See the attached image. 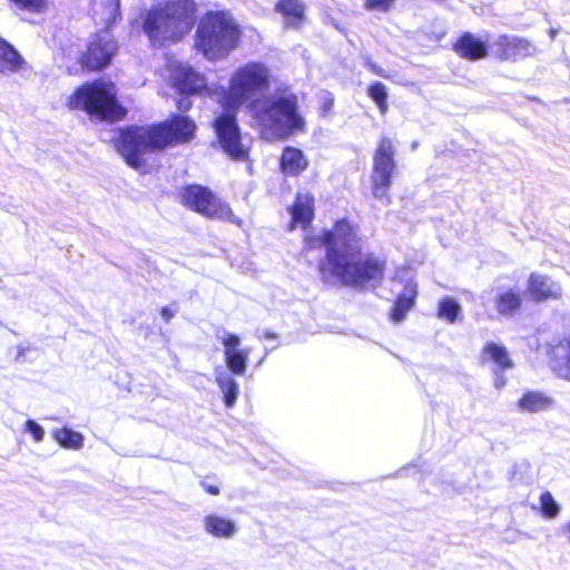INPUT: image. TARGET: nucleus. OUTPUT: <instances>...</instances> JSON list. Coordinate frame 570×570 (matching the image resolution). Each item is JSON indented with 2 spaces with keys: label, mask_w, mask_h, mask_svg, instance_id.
Listing matches in <instances>:
<instances>
[{
  "label": "nucleus",
  "mask_w": 570,
  "mask_h": 570,
  "mask_svg": "<svg viewBox=\"0 0 570 570\" xmlns=\"http://www.w3.org/2000/svg\"><path fill=\"white\" fill-rule=\"evenodd\" d=\"M321 239L326 247V257L320 267L325 282L362 288H376L381 284L384 262L362 252L356 229L347 220H340L333 229L323 232Z\"/></svg>",
  "instance_id": "f257e3e1"
},
{
  "label": "nucleus",
  "mask_w": 570,
  "mask_h": 570,
  "mask_svg": "<svg viewBox=\"0 0 570 570\" xmlns=\"http://www.w3.org/2000/svg\"><path fill=\"white\" fill-rule=\"evenodd\" d=\"M269 70L262 62H248L232 75L229 87L220 97L224 111L215 119L214 128L220 148L232 159L244 161L248 148L243 144L236 121L238 108L269 87Z\"/></svg>",
  "instance_id": "f03ea898"
},
{
  "label": "nucleus",
  "mask_w": 570,
  "mask_h": 570,
  "mask_svg": "<svg viewBox=\"0 0 570 570\" xmlns=\"http://www.w3.org/2000/svg\"><path fill=\"white\" fill-rule=\"evenodd\" d=\"M195 130L194 122L185 116H177L169 122L150 127H129L121 130L116 148L126 164L134 169L145 166L144 155L167 145L187 141Z\"/></svg>",
  "instance_id": "7ed1b4c3"
},
{
  "label": "nucleus",
  "mask_w": 570,
  "mask_h": 570,
  "mask_svg": "<svg viewBox=\"0 0 570 570\" xmlns=\"http://www.w3.org/2000/svg\"><path fill=\"white\" fill-rule=\"evenodd\" d=\"M196 11L195 0H155L142 14L144 32L154 46L177 42L190 32Z\"/></svg>",
  "instance_id": "20e7f679"
},
{
  "label": "nucleus",
  "mask_w": 570,
  "mask_h": 570,
  "mask_svg": "<svg viewBox=\"0 0 570 570\" xmlns=\"http://www.w3.org/2000/svg\"><path fill=\"white\" fill-rule=\"evenodd\" d=\"M248 109L267 140L285 138L305 126L304 119L297 114V98L291 92H276L255 99Z\"/></svg>",
  "instance_id": "39448f33"
},
{
  "label": "nucleus",
  "mask_w": 570,
  "mask_h": 570,
  "mask_svg": "<svg viewBox=\"0 0 570 570\" xmlns=\"http://www.w3.org/2000/svg\"><path fill=\"white\" fill-rule=\"evenodd\" d=\"M240 29L233 16L224 11L207 12L196 31V48L209 60L226 58L240 39Z\"/></svg>",
  "instance_id": "423d86ee"
},
{
  "label": "nucleus",
  "mask_w": 570,
  "mask_h": 570,
  "mask_svg": "<svg viewBox=\"0 0 570 570\" xmlns=\"http://www.w3.org/2000/svg\"><path fill=\"white\" fill-rule=\"evenodd\" d=\"M69 107L83 110L97 120H119L126 115V109L117 100L115 85L105 80L82 85L70 97Z\"/></svg>",
  "instance_id": "0eeeda50"
},
{
  "label": "nucleus",
  "mask_w": 570,
  "mask_h": 570,
  "mask_svg": "<svg viewBox=\"0 0 570 570\" xmlns=\"http://www.w3.org/2000/svg\"><path fill=\"white\" fill-rule=\"evenodd\" d=\"M181 203L205 217L228 222L238 227L243 225L242 218L233 213L230 206L215 197L206 187L187 186L181 193Z\"/></svg>",
  "instance_id": "6e6552de"
},
{
  "label": "nucleus",
  "mask_w": 570,
  "mask_h": 570,
  "mask_svg": "<svg viewBox=\"0 0 570 570\" xmlns=\"http://www.w3.org/2000/svg\"><path fill=\"white\" fill-rule=\"evenodd\" d=\"M394 149L390 139L383 138L374 155L373 171L371 175L372 194L384 205L390 204L389 189L392 175L395 170Z\"/></svg>",
  "instance_id": "1a4fd4ad"
},
{
  "label": "nucleus",
  "mask_w": 570,
  "mask_h": 570,
  "mask_svg": "<svg viewBox=\"0 0 570 570\" xmlns=\"http://www.w3.org/2000/svg\"><path fill=\"white\" fill-rule=\"evenodd\" d=\"M249 354V350H244V353L225 358L227 370L222 366H217L214 370L215 381L224 395V403L227 407L235 405L239 394V387L233 374H245Z\"/></svg>",
  "instance_id": "9d476101"
},
{
  "label": "nucleus",
  "mask_w": 570,
  "mask_h": 570,
  "mask_svg": "<svg viewBox=\"0 0 570 570\" xmlns=\"http://www.w3.org/2000/svg\"><path fill=\"white\" fill-rule=\"evenodd\" d=\"M117 51V43L108 31L96 35L89 42L83 65L98 70L108 66Z\"/></svg>",
  "instance_id": "9b49d317"
},
{
  "label": "nucleus",
  "mask_w": 570,
  "mask_h": 570,
  "mask_svg": "<svg viewBox=\"0 0 570 570\" xmlns=\"http://www.w3.org/2000/svg\"><path fill=\"white\" fill-rule=\"evenodd\" d=\"M492 53L501 60H517L533 56L535 46L525 38L501 35L490 46Z\"/></svg>",
  "instance_id": "f8f14e48"
},
{
  "label": "nucleus",
  "mask_w": 570,
  "mask_h": 570,
  "mask_svg": "<svg viewBox=\"0 0 570 570\" xmlns=\"http://www.w3.org/2000/svg\"><path fill=\"white\" fill-rule=\"evenodd\" d=\"M171 79L177 90L186 96L198 94L205 89L206 86L202 75L195 72L189 66L181 62L171 65Z\"/></svg>",
  "instance_id": "ddd939ff"
},
{
  "label": "nucleus",
  "mask_w": 570,
  "mask_h": 570,
  "mask_svg": "<svg viewBox=\"0 0 570 570\" xmlns=\"http://www.w3.org/2000/svg\"><path fill=\"white\" fill-rule=\"evenodd\" d=\"M482 304L487 306L491 301L494 302L499 314L511 316L521 306V296L511 288H492L481 295Z\"/></svg>",
  "instance_id": "4468645a"
},
{
  "label": "nucleus",
  "mask_w": 570,
  "mask_h": 570,
  "mask_svg": "<svg viewBox=\"0 0 570 570\" xmlns=\"http://www.w3.org/2000/svg\"><path fill=\"white\" fill-rule=\"evenodd\" d=\"M479 361L490 366L492 372L507 371L513 367V362L507 347L495 342H487L481 348Z\"/></svg>",
  "instance_id": "2eb2a0df"
},
{
  "label": "nucleus",
  "mask_w": 570,
  "mask_h": 570,
  "mask_svg": "<svg viewBox=\"0 0 570 570\" xmlns=\"http://www.w3.org/2000/svg\"><path fill=\"white\" fill-rule=\"evenodd\" d=\"M528 292L532 299L541 302L558 299L562 295V288L558 282L541 274H531L528 281Z\"/></svg>",
  "instance_id": "dca6fc26"
},
{
  "label": "nucleus",
  "mask_w": 570,
  "mask_h": 570,
  "mask_svg": "<svg viewBox=\"0 0 570 570\" xmlns=\"http://www.w3.org/2000/svg\"><path fill=\"white\" fill-rule=\"evenodd\" d=\"M28 63L6 40L0 38V73H26Z\"/></svg>",
  "instance_id": "f3484780"
},
{
  "label": "nucleus",
  "mask_w": 570,
  "mask_h": 570,
  "mask_svg": "<svg viewBox=\"0 0 570 570\" xmlns=\"http://www.w3.org/2000/svg\"><path fill=\"white\" fill-rule=\"evenodd\" d=\"M275 11L282 14L286 28L297 29L304 22L306 6L302 0H278Z\"/></svg>",
  "instance_id": "a211bd4d"
},
{
  "label": "nucleus",
  "mask_w": 570,
  "mask_h": 570,
  "mask_svg": "<svg viewBox=\"0 0 570 570\" xmlns=\"http://www.w3.org/2000/svg\"><path fill=\"white\" fill-rule=\"evenodd\" d=\"M455 51L463 58L478 60L488 55V43L485 40L466 32L455 43Z\"/></svg>",
  "instance_id": "6ab92c4d"
},
{
  "label": "nucleus",
  "mask_w": 570,
  "mask_h": 570,
  "mask_svg": "<svg viewBox=\"0 0 570 570\" xmlns=\"http://www.w3.org/2000/svg\"><path fill=\"white\" fill-rule=\"evenodd\" d=\"M203 525L206 533L218 539H230L237 532V525L233 520L215 513L206 515Z\"/></svg>",
  "instance_id": "aec40b11"
},
{
  "label": "nucleus",
  "mask_w": 570,
  "mask_h": 570,
  "mask_svg": "<svg viewBox=\"0 0 570 570\" xmlns=\"http://www.w3.org/2000/svg\"><path fill=\"white\" fill-rule=\"evenodd\" d=\"M291 213L292 224H301L303 227H305L313 219L314 197L309 193H298Z\"/></svg>",
  "instance_id": "412c9836"
},
{
  "label": "nucleus",
  "mask_w": 570,
  "mask_h": 570,
  "mask_svg": "<svg viewBox=\"0 0 570 570\" xmlns=\"http://www.w3.org/2000/svg\"><path fill=\"white\" fill-rule=\"evenodd\" d=\"M416 297V284L409 282L403 292L397 296L391 311L390 318L394 323L402 322L407 312L413 307Z\"/></svg>",
  "instance_id": "4be33fe9"
},
{
  "label": "nucleus",
  "mask_w": 570,
  "mask_h": 570,
  "mask_svg": "<svg viewBox=\"0 0 570 570\" xmlns=\"http://www.w3.org/2000/svg\"><path fill=\"white\" fill-rule=\"evenodd\" d=\"M553 403V399L543 392L528 391L519 400L518 407L522 412L537 413L549 410Z\"/></svg>",
  "instance_id": "5701e85b"
},
{
  "label": "nucleus",
  "mask_w": 570,
  "mask_h": 570,
  "mask_svg": "<svg viewBox=\"0 0 570 570\" xmlns=\"http://www.w3.org/2000/svg\"><path fill=\"white\" fill-rule=\"evenodd\" d=\"M308 166V160L304 156L303 151L294 148L286 147L283 150L281 158L282 170L289 176H297L304 171Z\"/></svg>",
  "instance_id": "b1692460"
},
{
  "label": "nucleus",
  "mask_w": 570,
  "mask_h": 570,
  "mask_svg": "<svg viewBox=\"0 0 570 570\" xmlns=\"http://www.w3.org/2000/svg\"><path fill=\"white\" fill-rule=\"evenodd\" d=\"M53 438L66 449L79 450L83 445V435L68 428L56 430L53 432Z\"/></svg>",
  "instance_id": "393cba45"
},
{
  "label": "nucleus",
  "mask_w": 570,
  "mask_h": 570,
  "mask_svg": "<svg viewBox=\"0 0 570 570\" xmlns=\"http://www.w3.org/2000/svg\"><path fill=\"white\" fill-rule=\"evenodd\" d=\"M438 315L440 318L453 324L462 315L461 305L452 297H444L439 302Z\"/></svg>",
  "instance_id": "a878e982"
},
{
  "label": "nucleus",
  "mask_w": 570,
  "mask_h": 570,
  "mask_svg": "<svg viewBox=\"0 0 570 570\" xmlns=\"http://www.w3.org/2000/svg\"><path fill=\"white\" fill-rule=\"evenodd\" d=\"M217 338L224 347L225 358L244 353L245 348L240 347L242 341L238 335L224 331Z\"/></svg>",
  "instance_id": "bb28decb"
},
{
  "label": "nucleus",
  "mask_w": 570,
  "mask_h": 570,
  "mask_svg": "<svg viewBox=\"0 0 570 570\" xmlns=\"http://www.w3.org/2000/svg\"><path fill=\"white\" fill-rule=\"evenodd\" d=\"M540 509L546 519H556L559 517L561 508L549 491H544L540 495Z\"/></svg>",
  "instance_id": "cd10ccee"
},
{
  "label": "nucleus",
  "mask_w": 570,
  "mask_h": 570,
  "mask_svg": "<svg viewBox=\"0 0 570 570\" xmlns=\"http://www.w3.org/2000/svg\"><path fill=\"white\" fill-rule=\"evenodd\" d=\"M368 96L375 101L382 115L387 111V91L386 86L382 82H374L370 86Z\"/></svg>",
  "instance_id": "c85d7f7f"
},
{
  "label": "nucleus",
  "mask_w": 570,
  "mask_h": 570,
  "mask_svg": "<svg viewBox=\"0 0 570 570\" xmlns=\"http://www.w3.org/2000/svg\"><path fill=\"white\" fill-rule=\"evenodd\" d=\"M18 9L29 11L31 13H39L43 11L47 6L46 0H10Z\"/></svg>",
  "instance_id": "c756f323"
},
{
  "label": "nucleus",
  "mask_w": 570,
  "mask_h": 570,
  "mask_svg": "<svg viewBox=\"0 0 570 570\" xmlns=\"http://www.w3.org/2000/svg\"><path fill=\"white\" fill-rule=\"evenodd\" d=\"M18 9L29 11L31 13H39L43 11L47 6L46 0H10Z\"/></svg>",
  "instance_id": "7c9ffc66"
},
{
  "label": "nucleus",
  "mask_w": 570,
  "mask_h": 570,
  "mask_svg": "<svg viewBox=\"0 0 570 570\" xmlns=\"http://www.w3.org/2000/svg\"><path fill=\"white\" fill-rule=\"evenodd\" d=\"M567 351L566 362H554L553 370L560 377L570 381V340L567 343Z\"/></svg>",
  "instance_id": "2f4dec72"
},
{
  "label": "nucleus",
  "mask_w": 570,
  "mask_h": 570,
  "mask_svg": "<svg viewBox=\"0 0 570 570\" xmlns=\"http://www.w3.org/2000/svg\"><path fill=\"white\" fill-rule=\"evenodd\" d=\"M396 0H364V8L372 11L386 12Z\"/></svg>",
  "instance_id": "473e14b6"
},
{
  "label": "nucleus",
  "mask_w": 570,
  "mask_h": 570,
  "mask_svg": "<svg viewBox=\"0 0 570 570\" xmlns=\"http://www.w3.org/2000/svg\"><path fill=\"white\" fill-rule=\"evenodd\" d=\"M24 431L30 433L36 442H41L45 439L43 428L33 420L26 421Z\"/></svg>",
  "instance_id": "72a5a7b5"
},
{
  "label": "nucleus",
  "mask_w": 570,
  "mask_h": 570,
  "mask_svg": "<svg viewBox=\"0 0 570 570\" xmlns=\"http://www.w3.org/2000/svg\"><path fill=\"white\" fill-rule=\"evenodd\" d=\"M177 311V306L173 304L170 306L163 307L160 311V315L166 322H169L176 315Z\"/></svg>",
  "instance_id": "f704fd0d"
},
{
  "label": "nucleus",
  "mask_w": 570,
  "mask_h": 570,
  "mask_svg": "<svg viewBox=\"0 0 570 570\" xmlns=\"http://www.w3.org/2000/svg\"><path fill=\"white\" fill-rule=\"evenodd\" d=\"M365 66L376 76H380L383 78L389 77L386 75V72L380 66H377L375 62L371 61L370 59H366Z\"/></svg>",
  "instance_id": "c9c22d12"
},
{
  "label": "nucleus",
  "mask_w": 570,
  "mask_h": 570,
  "mask_svg": "<svg viewBox=\"0 0 570 570\" xmlns=\"http://www.w3.org/2000/svg\"><path fill=\"white\" fill-rule=\"evenodd\" d=\"M503 372L504 371H498V372H493L494 374V386L495 389L498 390H501L504 385H505V380L503 377Z\"/></svg>",
  "instance_id": "e433bc0d"
},
{
  "label": "nucleus",
  "mask_w": 570,
  "mask_h": 570,
  "mask_svg": "<svg viewBox=\"0 0 570 570\" xmlns=\"http://www.w3.org/2000/svg\"><path fill=\"white\" fill-rule=\"evenodd\" d=\"M191 101L188 97H185V95L181 94V97L177 101V107L181 111H186L190 108Z\"/></svg>",
  "instance_id": "4c0bfd02"
},
{
  "label": "nucleus",
  "mask_w": 570,
  "mask_h": 570,
  "mask_svg": "<svg viewBox=\"0 0 570 570\" xmlns=\"http://www.w3.org/2000/svg\"><path fill=\"white\" fill-rule=\"evenodd\" d=\"M560 532L570 544V520L562 523V525L560 527Z\"/></svg>",
  "instance_id": "58836bf2"
},
{
  "label": "nucleus",
  "mask_w": 570,
  "mask_h": 570,
  "mask_svg": "<svg viewBox=\"0 0 570 570\" xmlns=\"http://www.w3.org/2000/svg\"><path fill=\"white\" fill-rule=\"evenodd\" d=\"M118 0H114L112 1V4L109 9V17H108V20L110 21H115L116 20V14H117V11H118Z\"/></svg>",
  "instance_id": "ea45409f"
},
{
  "label": "nucleus",
  "mask_w": 570,
  "mask_h": 570,
  "mask_svg": "<svg viewBox=\"0 0 570 570\" xmlns=\"http://www.w3.org/2000/svg\"><path fill=\"white\" fill-rule=\"evenodd\" d=\"M202 487L209 494L217 495L219 493V489L216 485H212V484H207V483L203 482Z\"/></svg>",
  "instance_id": "a19ab883"
},
{
  "label": "nucleus",
  "mask_w": 570,
  "mask_h": 570,
  "mask_svg": "<svg viewBox=\"0 0 570 570\" xmlns=\"http://www.w3.org/2000/svg\"><path fill=\"white\" fill-rule=\"evenodd\" d=\"M274 337H275V335L272 334V333H266L265 334V338H274Z\"/></svg>",
  "instance_id": "79ce46f5"
}]
</instances>
